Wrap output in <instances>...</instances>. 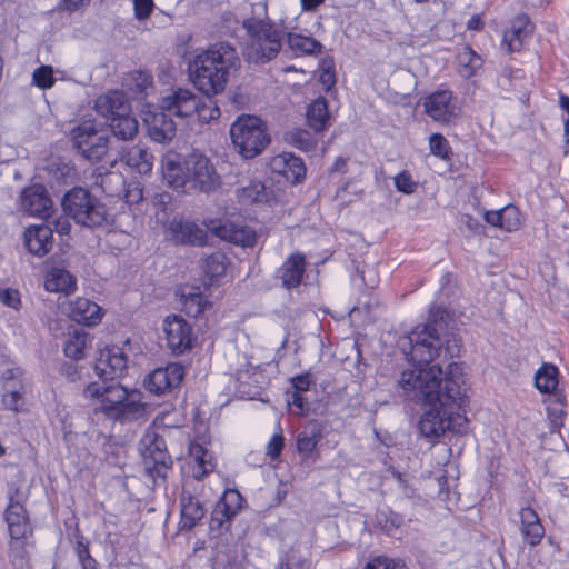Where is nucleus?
I'll return each instance as SVG.
<instances>
[{
  "label": "nucleus",
  "instance_id": "nucleus-1",
  "mask_svg": "<svg viewBox=\"0 0 569 569\" xmlns=\"http://www.w3.org/2000/svg\"><path fill=\"white\" fill-rule=\"evenodd\" d=\"M397 383L406 398L429 407L419 421V430L428 439L442 436L450 428L452 416L467 403L461 362H450L445 371L439 365L408 368Z\"/></svg>",
  "mask_w": 569,
  "mask_h": 569
},
{
  "label": "nucleus",
  "instance_id": "nucleus-2",
  "mask_svg": "<svg viewBox=\"0 0 569 569\" xmlns=\"http://www.w3.org/2000/svg\"><path fill=\"white\" fill-rule=\"evenodd\" d=\"M128 359L123 347L107 346L99 350L94 362V372L100 381L88 383L83 390L84 399L92 402L96 413L101 412L114 421H134L143 417L146 406L130 397L129 391L117 378L123 376Z\"/></svg>",
  "mask_w": 569,
  "mask_h": 569
},
{
  "label": "nucleus",
  "instance_id": "nucleus-3",
  "mask_svg": "<svg viewBox=\"0 0 569 569\" xmlns=\"http://www.w3.org/2000/svg\"><path fill=\"white\" fill-rule=\"evenodd\" d=\"M240 66L237 49L228 42H217L190 62V79L207 97L216 96L226 89L229 78Z\"/></svg>",
  "mask_w": 569,
  "mask_h": 569
},
{
  "label": "nucleus",
  "instance_id": "nucleus-4",
  "mask_svg": "<svg viewBox=\"0 0 569 569\" xmlns=\"http://www.w3.org/2000/svg\"><path fill=\"white\" fill-rule=\"evenodd\" d=\"M242 27L248 36L243 56L249 62L263 64L278 56L287 34V28L282 23L251 17L242 21Z\"/></svg>",
  "mask_w": 569,
  "mask_h": 569
},
{
  "label": "nucleus",
  "instance_id": "nucleus-5",
  "mask_svg": "<svg viewBox=\"0 0 569 569\" xmlns=\"http://www.w3.org/2000/svg\"><path fill=\"white\" fill-rule=\"evenodd\" d=\"M447 325L448 322H420L409 333L412 356L419 362L429 363L439 356L441 349H445L449 358L460 356L461 339Z\"/></svg>",
  "mask_w": 569,
  "mask_h": 569
},
{
  "label": "nucleus",
  "instance_id": "nucleus-6",
  "mask_svg": "<svg viewBox=\"0 0 569 569\" xmlns=\"http://www.w3.org/2000/svg\"><path fill=\"white\" fill-rule=\"evenodd\" d=\"M61 206L67 217L87 228L100 227L107 220L106 206L82 187L67 191L61 199Z\"/></svg>",
  "mask_w": 569,
  "mask_h": 569
},
{
  "label": "nucleus",
  "instance_id": "nucleus-7",
  "mask_svg": "<svg viewBox=\"0 0 569 569\" xmlns=\"http://www.w3.org/2000/svg\"><path fill=\"white\" fill-rule=\"evenodd\" d=\"M232 143L244 159L260 154L270 143L267 127L254 116H241L230 128Z\"/></svg>",
  "mask_w": 569,
  "mask_h": 569
},
{
  "label": "nucleus",
  "instance_id": "nucleus-8",
  "mask_svg": "<svg viewBox=\"0 0 569 569\" xmlns=\"http://www.w3.org/2000/svg\"><path fill=\"white\" fill-rule=\"evenodd\" d=\"M71 141L72 148L90 162L102 160L110 148L108 134L98 129L94 122L90 120L83 121L72 129Z\"/></svg>",
  "mask_w": 569,
  "mask_h": 569
},
{
  "label": "nucleus",
  "instance_id": "nucleus-9",
  "mask_svg": "<svg viewBox=\"0 0 569 569\" xmlns=\"http://www.w3.org/2000/svg\"><path fill=\"white\" fill-rule=\"evenodd\" d=\"M138 449L147 473L152 478H166L173 461L168 453L164 439L153 429H148L141 437Z\"/></svg>",
  "mask_w": 569,
  "mask_h": 569
},
{
  "label": "nucleus",
  "instance_id": "nucleus-10",
  "mask_svg": "<svg viewBox=\"0 0 569 569\" xmlns=\"http://www.w3.org/2000/svg\"><path fill=\"white\" fill-rule=\"evenodd\" d=\"M189 172L188 192L199 190L204 193L214 191L219 186V176L209 159L201 154H193L187 159Z\"/></svg>",
  "mask_w": 569,
  "mask_h": 569
},
{
  "label": "nucleus",
  "instance_id": "nucleus-11",
  "mask_svg": "<svg viewBox=\"0 0 569 569\" xmlns=\"http://www.w3.org/2000/svg\"><path fill=\"white\" fill-rule=\"evenodd\" d=\"M26 392L24 372L20 367H10L0 376V393L2 405L7 410L19 412L22 410Z\"/></svg>",
  "mask_w": 569,
  "mask_h": 569
},
{
  "label": "nucleus",
  "instance_id": "nucleus-12",
  "mask_svg": "<svg viewBox=\"0 0 569 569\" xmlns=\"http://www.w3.org/2000/svg\"><path fill=\"white\" fill-rule=\"evenodd\" d=\"M426 113L435 121L450 123L459 117L460 108L457 106L452 92L440 90L431 93L423 102Z\"/></svg>",
  "mask_w": 569,
  "mask_h": 569
},
{
  "label": "nucleus",
  "instance_id": "nucleus-13",
  "mask_svg": "<svg viewBox=\"0 0 569 569\" xmlns=\"http://www.w3.org/2000/svg\"><path fill=\"white\" fill-rule=\"evenodd\" d=\"M184 367L172 362L154 369L144 380L147 390L154 395H163L180 386L184 378Z\"/></svg>",
  "mask_w": 569,
  "mask_h": 569
},
{
  "label": "nucleus",
  "instance_id": "nucleus-14",
  "mask_svg": "<svg viewBox=\"0 0 569 569\" xmlns=\"http://www.w3.org/2000/svg\"><path fill=\"white\" fill-rule=\"evenodd\" d=\"M160 108L169 116L190 118L198 109V96L189 89L178 88L161 99Z\"/></svg>",
  "mask_w": 569,
  "mask_h": 569
},
{
  "label": "nucleus",
  "instance_id": "nucleus-15",
  "mask_svg": "<svg viewBox=\"0 0 569 569\" xmlns=\"http://www.w3.org/2000/svg\"><path fill=\"white\" fill-rule=\"evenodd\" d=\"M170 239L176 244L204 246L207 241V230L184 219H173L168 227Z\"/></svg>",
  "mask_w": 569,
  "mask_h": 569
},
{
  "label": "nucleus",
  "instance_id": "nucleus-16",
  "mask_svg": "<svg viewBox=\"0 0 569 569\" xmlns=\"http://www.w3.org/2000/svg\"><path fill=\"white\" fill-rule=\"evenodd\" d=\"M148 136L158 143H168L176 136V123L166 111H148L143 118Z\"/></svg>",
  "mask_w": 569,
  "mask_h": 569
},
{
  "label": "nucleus",
  "instance_id": "nucleus-17",
  "mask_svg": "<svg viewBox=\"0 0 569 569\" xmlns=\"http://www.w3.org/2000/svg\"><path fill=\"white\" fill-rule=\"evenodd\" d=\"M98 322H76L71 323L66 333L63 351L66 357L80 360L84 358V350L91 342V337L87 327H93Z\"/></svg>",
  "mask_w": 569,
  "mask_h": 569
},
{
  "label": "nucleus",
  "instance_id": "nucleus-18",
  "mask_svg": "<svg viewBox=\"0 0 569 569\" xmlns=\"http://www.w3.org/2000/svg\"><path fill=\"white\" fill-rule=\"evenodd\" d=\"M206 227L224 241L242 247H252L256 243V234L251 230L237 227L229 221L211 220Z\"/></svg>",
  "mask_w": 569,
  "mask_h": 569
},
{
  "label": "nucleus",
  "instance_id": "nucleus-19",
  "mask_svg": "<svg viewBox=\"0 0 569 569\" xmlns=\"http://www.w3.org/2000/svg\"><path fill=\"white\" fill-rule=\"evenodd\" d=\"M168 347L176 355H182L192 349L197 340L190 322H164Z\"/></svg>",
  "mask_w": 569,
  "mask_h": 569
},
{
  "label": "nucleus",
  "instance_id": "nucleus-20",
  "mask_svg": "<svg viewBox=\"0 0 569 569\" xmlns=\"http://www.w3.org/2000/svg\"><path fill=\"white\" fill-rule=\"evenodd\" d=\"M269 166L274 173L283 176L291 183H299L306 177V167L302 160L290 152L272 157Z\"/></svg>",
  "mask_w": 569,
  "mask_h": 569
},
{
  "label": "nucleus",
  "instance_id": "nucleus-21",
  "mask_svg": "<svg viewBox=\"0 0 569 569\" xmlns=\"http://www.w3.org/2000/svg\"><path fill=\"white\" fill-rule=\"evenodd\" d=\"M94 109L98 114L108 122L112 120L113 117L116 118L122 113H128L131 107L122 91L111 90L98 97L94 102Z\"/></svg>",
  "mask_w": 569,
  "mask_h": 569
},
{
  "label": "nucleus",
  "instance_id": "nucleus-22",
  "mask_svg": "<svg viewBox=\"0 0 569 569\" xmlns=\"http://www.w3.org/2000/svg\"><path fill=\"white\" fill-rule=\"evenodd\" d=\"M51 206V199L42 184L30 186L21 193V208L32 216L47 217Z\"/></svg>",
  "mask_w": 569,
  "mask_h": 569
},
{
  "label": "nucleus",
  "instance_id": "nucleus-23",
  "mask_svg": "<svg viewBox=\"0 0 569 569\" xmlns=\"http://www.w3.org/2000/svg\"><path fill=\"white\" fill-rule=\"evenodd\" d=\"M162 174L171 188L188 192L187 160L180 161L179 156L174 153L164 156L162 159Z\"/></svg>",
  "mask_w": 569,
  "mask_h": 569
},
{
  "label": "nucleus",
  "instance_id": "nucleus-24",
  "mask_svg": "<svg viewBox=\"0 0 569 569\" xmlns=\"http://www.w3.org/2000/svg\"><path fill=\"white\" fill-rule=\"evenodd\" d=\"M53 229L47 224L32 226L24 232L26 247L30 253L43 257L52 248Z\"/></svg>",
  "mask_w": 569,
  "mask_h": 569
},
{
  "label": "nucleus",
  "instance_id": "nucleus-25",
  "mask_svg": "<svg viewBox=\"0 0 569 569\" xmlns=\"http://www.w3.org/2000/svg\"><path fill=\"white\" fill-rule=\"evenodd\" d=\"M4 519L12 540L24 539L32 532L27 510L22 503H9L4 512Z\"/></svg>",
  "mask_w": 569,
  "mask_h": 569
},
{
  "label": "nucleus",
  "instance_id": "nucleus-26",
  "mask_svg": "<svg viewBox=\"0 0 569 569\" xmlns=\"http://www.w3.org/2000/svg\"><path fill=\"white\" fill-rule=\"evenodd\" d=\"M532 30L533 27L528 17L519 16L511 22L510 28L505 31L502 43L508 47L510 52L519 51L532 33Z\"/></svg>",
  "mask_w": 569,
  "mask_h": 569
},
{
  "label": "nucleus",
  "instance_id": "nucleus-27",
  "mask_svg": "<svg viewBox=\"0 0 569 569\" xmlns=\"http://www.w3.org/2000/svg\"><path fill=\"white\" fill-rule=\"evenodd\" d=\"M180 507V526L183 530H191L194 528L206 515V509L200 500L186 491L181 493Z\"/></svg>",
  "mask_w": 569,
  "mask_h": 569
},
{
  "label": "nucleus",
  "instance_id": "nucleus-28",
  "mask_svg": "<svg viewBox=\"0 0 569 569\" xmlns=\"http://www.w3.org/2000/svg\"><path fill=\"white\" fill-rule=\"evenodd\" d=\"M520 520H521V533L523 539L530 546H537L540 543L543 535L545 528L540 522V519L537 512L532 508H522L520 510Z\"/></svg>",
  "mask_w": 569,
  "mask_h": 569
},
{
  "label": "nucleus",
  "instance_id": "nucleus-29",
  "mask_svg": "<svg viewBox=\"0 0 569 569\" xmlns=\"http://www.w3.org/2000/svg\"><path fill=\"white\" fill-rule=\"evenodd\" d=\"M180 306L181 311L190 318H198L208 308H211V303L208 302L198 288L193 287H187L182 290Z\"/></svg>",
  "mask_w": 569,
  "mask_h": 569
},
{
  "label": "nucleus",
  "instance_id": "nucleus-30",
  "mask_svg": "<svg viewBox=\"0 0 569 569\" xmlns=\"http://www.w3.org/2000/svg\"><path fill=\"white\" fill-rule=\"evenodd\" d=\"M44 288L50 292H69L76 288V278L62 267H52L47 271Z\"/></svg>",
  "mask_w": 569,
  "mask_h": 569
},
{
  "label": "nucleus",
  "instance_id": "nucleus-31",
  "mask_svg": "<svg viewBox=\"0 0 569 569\" xmlns=\"http://www.w3.org/2000/svg\"><path fill=\"white\" fill-rule=\"evenodd\" d=\"M305 257L300 253L291 254L282 264L281 280L282 286L287 289L295 288L300 284L305 272Z\"/></svg>",
  "mask_w": 569,
  "mask_h": 569
},
{
  "label": "nucleus",
  "instance_id": "nucleus-32",
  "mask_svg": "<svg viewBox=\"0 0 569 569\" xmlns=\"http://www.w3.org/2000/svg\"><path fill=\"white\" fill-rule=\"evenodd\" d=\"M322 438L321 426L310 421L297 436V450L303 458L309 457Z\"/></svg>",
  "mask_w": 569,
  "mask_h": 569
},
{
  "label": "nucleus",
  "instance_id": "nucleus-33",
  "mask_svg": "<svg viewBox=\"0 0 569 569\" xmlns=\"http://www.w3.org/2000/svg\"><path fill=\"white\" fill-rule=\"evenodd\" d=\"M121 160L140 174H148L152 170L153 156L138 146L123 151Z\"/></svg>",
  "mask_w": 569,
  "mask_h": 569
},
{
  "label": "nucleus",
  "instance_id": "nucleus-34",
  "mask_svg": "<svg viewBox=\"0 0 569 569\" xmlns=\"http://www.w3.org/2000/svg\"><path fill=\"white\" fill-rule=\"evenodd\" d=\"M113 137L122 141L132 140L138 133V121L131 114V110L128 113H122L119 117H113L112 120L107 122Z\"/></svg>",
  "mask_w": 569,
  "mask_h": 569
},
{
  "label": "nucleus",
  "instance_id": "nucleus-35",
  "mask_svg": "<svg viewBox=\"0 0 569 569\" xmlns=\"http://www.w3.org/2000/svg\"><path fill=\"white\" fill-rule=\"evenodd\" d=\"M102 316L101 307L87 298L79 297L69 302L68 317L70 320H93Z\"/></svg>",
  "mask_w": 569,
  "mask_h": 569
},
{
  "label": "nucleus",
  "instance_id": "nucleus-36",
  "mask_svg": "<svg viewBox=\"0 0 569 569\" xmlns=\"http://www.w3.org/2000/svg\"><path fill=\"white\" fill-rule=\"evenodd\" d=\"M329 111L327 100L322 97L313 100L307 109V121L308 124L315 131H322L329 124Z\"/></svg>",
  "mask_w": 569,
  "mask_h": 569
},
{
  "label": "nucleus",
  "instance_id": "nucleus-37",
  "mask_svg": "<svg viewBox=\"0 0 569 569\" xmlns=\"http://www.w3.org/2000/svg\"><path fill=\"white\" fill-rule=\"evenodd\" d=\"M459 73L463 78H471L482 66V59L471 47L465 46L458 53Z\"/></svg>",
  "mask_w": 569,
  "mask_h": 569
},
{
  "label": "nucleus",
  "instance_id": "nucleus-38",
  "mask_svg": "<svg viewBox=\"0 0 569 569\" xmlns=\"http://www.w3.org/2000/svg\"><path fill=\"white\" fill-rule=\"evenodd\" d=\"M289 48L301 54H317L321 51L322 44L313 38L305 37L287 31L284 37Z\"/></svg>",
  "mask_w": 569,
  "mask_h": 569
},
{
  "label": "nucleus",
  "instance_id": "nucleus-39",
  "mask_svg": "<svg viewBox=\"0 0 569 569\" xmlns=\"http://www.w3.org/2000/svg\"><path fill=\"white\" fill-rule=\"evenodd\" d=\"M128 89L138 99H142L153 89L152 77L143 71H134L129 77Z\"/></svg>",
  "mask_w": 569,
  "mask_h": 569
},
{
  "label": "nucleus",
  "instance_id": "nucleus-40",
  "mask_svg": "<svg viewBox=\"0 0 569 569\" xmlns=\"http://www.w3.org/2000/svg\"><path fill=\"white\" fill-rule=\"evenodd\" d=\"M243 502L244 499L238 490L227 489L216 506L232 520L241 510Z\"/></svg>",
  "mask_w": 569,
  "mask_h": 569
},
{
  "label": "nucleus",
  "instance_id": "nucleus-41",
  "mask_svg": "<svg viewBox=\"0 0 569 569\" xmlns=\"http://www.w3.org/2000/svg\"><path fill=\"white\" fill-rule=\"evenodd\" d=\"M558 368L550 363H545L536 373V387L545 393L551 392L558 385Z\"/></svg>",
  "mask_w": 569,
  "mask_h": 569
},
{
  "label": "nucleus",
  "instance_id": "nucleus-42",
  "mask_svg": "<svg viewBox=\"0 0 569 569\" xmlns=\"http://www.w3.org/2000/svg\"><path fill=\"white\" fill-rule=\"evenodd\" d=\"M238 197L240 201L246 204L254 202H266L268 200L266 187L260 181H252L250 184L241 188L238 191Z\"/></svg>",
  "mask_w": 569,
  "mask_h": 569
},
{
  "label": "nucleus",
  "instance_id": "nucleus-43",
  "mask_svg": "<svg viewBox=\"0 0 569 569\" xmlns=\"http://www.w3.org/2000/svg\"><path fill=\"white\" fill-rule=\"evenodd\" d=\"M227 264V257L221 252H214L204 259L202 269L210 279H216L224 274Z\"/></svg>",
  "mask_w": 569,
  "mask_h": 569
},
{
  "label": "nucleus",
  "instance_id": "nucleus-44",
  "mask_svg": "<svg viewBox=\"0 0 569 569\" xmlns=\"http://www.w3.org/2000/svg\"><path fill=\"white\" fill-rule=\"evenodd\" d=\"M286 139L295 147L308 151L316 144L313 136L303 129H293L286 133Z\"/></svg>",
  "mask_w": 569,
  "mask_h": 569
},
{
  "label": "nucleus",
  "instance_id": "nucleus-45",
  "mask_svg": "<svg viewBox=\"0 0 569 569\" xmlns=\"http://www.w3.org/2000/svg\"><path fill=\"white\" fill-rule=\"evenodd\" d=\"M190 455L197 461L199 468L201 469V471L194 473V477L197 479H201L210 470H212L213 466L209 460H207L206 457L208 456V452L203 446L199 443H192L190 446Z\"/></svg>",
  "mask_w": 569,
  "mask_h": 569
},
{
  "label": "nucleus",
  "instance_id": "nucleus-46",
  "mask_svg": "<svg viewBox=\"0 0 569 569\" xmlns=\"http://www.w3.org/2000/svg\"><path fill=\"white\" fill-rule=\"evenodd\" d=\"M349 316L351 318L363 317L375 320L383 316V310L378 301H369L367 303H363L362 307L352 308L349 312Z\"/></svg>",
  "mask_w": 569,
  "mask_h": 569
},
{
  "label": "nucleus",
  "instance_id": "nucleus-47",
  "mask_svg": "<svg viewBox=\"0 0 569 569\" xmlns=\"http://www.w3.org/2000/svg\"><path fill=\"white\" fill-rule=\"evenodd\" d=\"M56 79L53 77V69L51 66H41L32 73V83L40 89H50L53 87Z\"/></svg>",
  "mask_w": 569,
  "mask_h": 569
},
{
  "label": "nucleus",
  "instance_id": "nucleus-48",
  "mask_svg": "<svg viewBox=\"0 0 569 569\" xmlns=\"http://www.w3.org/2000/svg\"><path fill=\"white\" fill-rule=\"evenodd\" d=\"M194 114L200 121L209 122L220 117V109L213 101L208 100V103H206L198 97V109Z\"/></svg>",
  "mask_w": 569,
  "mask_h": 569
},
{
  "label": "nucleus",
  "instance_id": "nucleus-49",
  "mask_svg": "<svg viewBox=\"0 0 569 569\" xmlns=\"http://www.w3.org/2000/svg\"><path fill=\"white\" fill-rule=\"evenodd\" d=\"M502 229L506 231H513L520 227V212L515 206H507L501 210Z\"/></svg>",
  "mask_w": 569,
  "mask_h": 569
},
{
  "label": "nucleus",
  "instance_id": "nucleus-50",
  "mask_svg": "<svg viewBox=\"0 0 569 569\" xmlns=\"http://www.w3.org/2000/svg\"><path fill=\"white\" fill-rule=\"evenodd\" d=\"M462 316L466 317L465 313L457 312L453 308H447L442 303H435L429 309L428 320H455Z\"/></svg>",
  "mask_w": 569,
  "mask_h": 569
},
{
  "label": "nucleus",
  "instance_id": "nucleus-51",
  "mask_svg": "<svg viewBox=\"0 0 569 569\" xmlns=\"http://www.w3.org/2000/svg\"><path fill=\"white\" fill-rule=\"evenodd\" d=\"M363 569H408L400 559H391L388 557H376L370 560Z\"/></svg>",
  "mask_w": 569,
  "mask_h": 569
},
{
  "label": "nucleus",
  "instance_id": "nucleus-52",
  "mask_svg": "<svg viewBox=\"0 0 569 569\" xmlns=\"http://www.w3.org/2000/svg\"><path fill=\"white\" fill-rule=\"evenodd\" d=\"M430 151L433 156L447 159L450 147L446 138L440 133H432L429 138Z\"/></svg>",
  "mask_w": 569,
  "mask_h": 569
},
{
  "label": "nucleus",
  "instance_id": "nucleus-53",
  "mask_svg": "<svg viewBox=\"0 0 569 569\" xmlns=\"http://www.w3.org/2000/svg\"><path fill=\"white\" fill-rule=\"evenodd\" d=\"M395 186L398 191L410 194L415 192L417 182L412 180L407 171H402L395 177Z\"/></svg>",
  "mask_w": 569,
  "mask_h": 569
},
{
  "label": "nucleus",
  "instance_id": "nucleus-54",
  "mask_svg": "<svg viewBox=\"0 0 569 569\" xmlns=\"http://www.w3.org/2000/svg\"><path fill=\"white\" fill-rule=\"evenodd\" d=\"M231 521L232 520L229 519L228 516L224 515L220 508L214 506V508L211 512V518H210V530L211 531H216V530L219 531L222 529L228 530Z\"/></svg>",
  "mask_w": 569,
  "mask_h": 569
},
{
  "label": "nucleus",
  "instance_id": "nucleus-55",
  "mask_svg": "<svg viewBox=\"0 0 569 569\" xmlns=\"http://www.w3.org/2000/svg\"><path fill=\"white\" fill-rule=\"evenodd\" d=\"M0 301L14 310H18L21 306L20 293L16 289L6 288L0 290Z\"/></svg>",
  "mask_w": 569,
  "mask_h": 569
},
{
  "label": "nucleus",
  "instance_id": "nucleus-56",
  "mask_svg": "<svg viewBox=\"0 0 569 569\" xmlns=\"http://www.w3.org/2000/svg\"><path fill=\"white\" fill-rule=\"evenodd\" d=\"M280 569H309V562L291 551L287 555L286 561L281 562Z\"/></svg>",
  "mask_w": 569,
  "mask_h": 569
},
{
  "label": "nucleus",
  "instance_id": "nucleus-57",
  "mask_svg": "<svg viewBox=\"0 0 569 569\" xmlns=\"http://www.w3.org/2000/svg\"><path fill=\"white\" fill-rule=\"evenodd\" d=\"M153 8V0H133L134 17L138 20H144L149 18Z\"/></svg>",
  "mask_w": 569,
  "mask_h": 569
},
{
  "label": "nucleus",
  "instance_id": "nucleus-58",
  "mask_svg": "<svg viewBox=\"0 0 569 569\" xmlns=\"http://www.w3.org/2000/svg\"><path fill=\"white\" fill-rule=\"evenodd\" d=\"M26 547L22 539L12 540L10 543V558L13 565H22L26 558Z\"/></svg>",
  "mask_w": 569,
  "mask_h": 569
},
{
  "label": "nucleus",
  "instance_id": "nucleus-59",
  "mask_svg": "<svg viewBox=\"0 0 569 569\" xmlns=\"http://www.w3.org/2000/svg\"><path fill=\"white\" fill-rule=\"evenodd\" d=\"M283 445H284V439L281 435L272 436V438L270 439V441L267 446V455L271 459H277L282 451Z\"/></svg>",
  "mask_w": 569,
  "mask_h": 569
},
{
  "label": "nucleus",
  "instance_id": "nucleus-60",
  "mask_svg": "<svg viewBox=\"0 0 569 569\" xmlns=\"http://www.w3.org/2000/svg\"><path fill=\"white\" fill-rule=\"evenodd\" d=\"M59 371L70 382H74L81 377L79 367L73 362H63Z\"/></svg>",
  "mask_w": 569,
  "mask_h": 569
},
{
  "label": "nucleus",
  "instance_id": "nucleus-61",
  "mask_svg": "<svg viewBox=\"0 0 569 569\" xmlns=\"http://www.w3.org/2000/svg\"><path fill=\"white\" fill-rule=\"evenodd\" d=\"M312 382L309 373H303L291 378V387L295 391L305 392L309 389Z\"/></svg>",
  "mask_w": 569,
  "mask_h": 569
},
{
  "label": "nucleus",
  "instance_id": "nucleus-62",
  "mask_svg": "<svg viewBox=\"0 0 569 569\" xmlns=\"http://www.w3.org/2000/svg\"><path fill=\"white\" fill-rule=\"evenodd\" d=\"M302 392L299 391H292L287 392V402L289 406L296 407L299 412H303L307 409V402L306 399L301 395Z\"/></svg>",
  "mask_w": 569,
  "mask_h": 569
},
{
  "label": "nucleus",
  "instance_id": "nucleus-63",
  "mask_svg": "<svg viewBox=\"0 0 569 569\" xmlns=\"http://www.w3.org/2000/svg\"><path fill=\"white\" fill-rule=\"evenodd\" d=\"M170 201L171 196L168 192H158L152 197V204L157 210L164 211Z\"/></svg>",
  "mask_w": 569,
  "mask_h": 569
},
{
  "label": "nucleus",
  "instance_id": "nucleus-64",
  "mask_svg": "<svg viewBox=\"0 0 569 569\" xmlns=\"http://www.w3.org/2000/svg\"><path fill=\"white\" fill-rule=\"evenodd\" d=\"M319 81L327 91L330 90L336 83L335 71L331 70L330 68L323 69L322 72L320 73Z\"/></svg>",
  "mask_w": 569,
  "mask_h": 569
}]
</instances>
